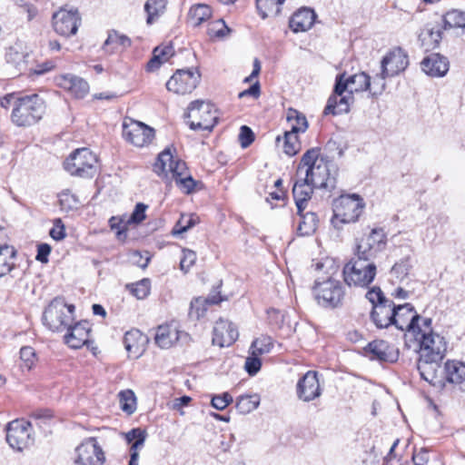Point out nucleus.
Wrapping results in <instances>:
<instances>
[{
	"label": "nucleus",
	"mask_w": 465,
	"mask_h": 465,
	"mask_svg": "<svg viewBox=\"0 0 465 465\" xmlns=\"http://www.w3.org/2000/svg\"><path fill=\"white\" fill-rule=\"evenodd\" d=\"M320 156V148L307 150L300 161L296 176L304 175L315 188L331 191L336 187L334 165Z\"/></svg>",
	"instance_id": "nucleus-1"
},
{
	"label": "nucleus",
	"mask_w": 465,
	"mask_h": 465,
	"mask_svg": "<svg viewBox=\"0 0 465 465\" xmlns=\"http://www.w3.org/2000/svg\"><path fill=\"white\" fill-rule=\"evenodd\" d=\"M45 113V104L38 94L25 95L13 102L11 118L17 126H30L36 124Z\"/></svg>",
	"instance_id": "nucleus-2"
},
{
	"label": "nucleus",
	"mask_w": 465,
	"mask_h": 465,
	"mask_svg": "<svg viewBox=\"0 0 465 465\" xmlns=\"http://www.w3.org/2000/svg\"><path fill=\"white\" fill-rule=\"evenodd\" d=\"M342 273L349 286L368 287L376 276L377 267L373 262L354 255L343 267Z\"/></svg>",
	"instance_id": "nucleus-3"
},
{
	"label": "nucleus",
	"mask_w": 465,
	"mask_h": 465,
	"mask_svg": "<svg viewBox=\"0 0 465 465\" xmlns=\"http://www.w3.org/2000/svg\"><path fill=\"white\" fill-rule=\"evenodd\" d=\"M74 306L67 305L63 299L55 298L45 308L43 322L53 331H63L73 322Z\"/></svg>",
	"instance_id": "nucleus-4"
},
{
	"label": "nucleus",
	"mask_w": 465,
	"mask_h": 465,
	"mask_svg": "<svg viewBox=\"0 0 465 465\" xmlns=\"http://www.w3.org/2000/svg\"><path fill=\"white\" fill-rule=\"evenodd\" d=\"M97 157L88 148H78L65 159L64 167L71 175L91 178L96 173Z\"/></svg>",
	"instance_id": "nucleus-5"
},
{
	"label": "nucleus",
	"mask_w": 465,
	"mask_h": 465,
	"mask_svg": "<svg viewBox=\"0 0 465 465\" xmlns=\"http://www.w3.org/2000/svg\"><path fill=\"white\" fill-rule=\"evenodd\" d=\"M192 130L211 131L217 123L218 116L214 105L204 101L192 102L185 114Z\"/></svg>",
	"instance_id": "nucleus-6"
},
{
	"label": "nucleus",
	"mask_w": 465,
	"mask_h": 465,
	"mask_svg": "<svg viewBox=\"0 0 465 465\" xmlns=\"http://www.w3.org/2000/svg\"><path fill=\"white\" fill-rule=\"evenodd\" d=\"M406 311L411 312L412 305L405 303L402 305L395 306L391 300H387L381 304L375 305L371 312V318L373 323L379 329L388 328L391 325H395L397 328H402L406 325L397 319V315L401 317V312Z\"/></svg>",
	"instance_id": "nucleus-7"
},
{
	"label": "nucleus",
	"mask_w": 465,
	"mask_h": 465,
	"mask_svg": "<svg viewBox=\"0 0 465 465\" xmlns=\"http://www.w3.org/2000/svg\"><path fill=\"white\" fill-rule=\"evenodd\" d=\"M332 224L337 227L338 223H350L356 222L362 213L364 203L357 194L342 195L333 202Z\"/></svg>",
	"instance_id": "nucleus-8"
},
{
	"label": "nucleus",
	"mask_w": 465,
	"mask_h": 465,
	"mask_svg": "<svg viewBox=\"0 0 465 465\" xmlns=\"http://www.w3.org/2000/svg\"><path fill=\"white\" fill-rule=\"evenodd\" d=\"M313 293L318 303L325 308H337L341 305L344 290L340 281L328 278L323 281L316 280Z\"/></svg>",
	"instance_id": "nucleus-9"
},
{
	"label": "nucleus",
	"mask_w": 465,
	"mask_h": 465,
	"mask_svg": "<svg viewBox=\"0 0 465 465\" xmlns=\"http://www.w3.org/2000/svg\"><path fill=\"white\" fill-rule=\"evenodd\" d=\"M387 244V237L381 228L372 229L368 234L357 239L354 255L364 260L373 262L377 255L382 252Z\"/></svg>",
	"instance_id": "nucleus-10"
},
{
	"label": "nucleus",
	"mask_w": 465,
	"mask_h": 465,
	"mask_svg": "<svg viewBox=\"0 0 465 465\" xmlns=\"http://www.w3.org/2000/svg\"><path fill=\"white\" fill-rule=\"evenodd\" d=\"M32 424L25 420H15L6 426V441L16 450H23L34 443Z\"/></svg>",
	"instance_id": "nucleus-11"
},
{
	"label": "nucleus",
	"mask_w": 465,
	"mask_h": 465,
	"mask_svg": "<svg viewBox=\"0 0 465 465\" xmlns=\"http://www.w3.org/2000/svg\"><path fill=\"white\" fill-rule=\"evenodd\" d=\"M74 463L76 465H103L105 455L96 438L84 440L76 449Z\"/></svg>",
	"instance_id": "nucleus-12"
},
{
	"label": "nucleus",
	"mask_w": 465,
	"mask_h": 465,
	"mask_svg": "<svg viewBox=\"0 0 465 465\" xmlns=\"http://www.w3.org/2000/svg\"><path fill=\"white\" fill-rule=\"evenodd\" d=\"M123 136L134 146L143 147L150 144L153 140L154 129L142 122L124 121L123 124Z\"/></svg>",
	"instance_id": "nucleus-13"
},
{
	"label": "nucleus",
	"mask_w": 465,
	"mask_h": 465,
	"mask_svg": "<svg viewBox=\"0 0 465 465\" xmlns=\"http://www.w3.org/2000/svg\"><path fill=\"white\" fill-rule=\"evenodd\" d=\"M153 171L158 175L166 174L167 172H170L174 181L189 174L185 162L180 159L174 160L170 147L165 148L159 153L153 165Z\"/></svg>",
	"instance_id": "nucleus-14"
},
{
	"label": "nucleus",
	"mask_w": 465,
	"mask_h": 465,
	"mask_svg": "<svg viewBox=\"0 0 465 465\" xmlns=\"http://www.w3.org/2000/svg\"><path fill=\"white\" fill-rule=\"evenodd\" d=\"M200 74L193 69H178L166 83L168 91L177 94L193 92L198 85Z\"/></svg>",
	"instance_id": "nucleus-15"
},
{
	"label": "nucleus",
	"mask_w": 465,
	"mask_h": 465,
	"mask_svg": "<svg viewBox=\"0 0 465 465\" xmlns=\"http://www.w3.org/2000/svg\"><path fill=\"white\" fill-rule=\"evenodd\" d=\"M416 339L419 341V356L444 359L448 343L443 336L430 331Z\"/></svg>",
	"instance_id": "nucleus-16"
},
{
	"label": "nucleus",
	"mask_w": 465,
	"mask_h": 465,
	"mask_svg": "<svg viewBox=\"0 0 465 465\" xmlns=\"http://www.w3.org/2000/svg\"><path fill=\"white\" fill-rule=\"evenodd\" d=\"M371 77L363 72L348 76L346 73H342L337 74L335 78V92L338 94L345 92L352 94L354 92L371 90Z\"/></svg>",
	"instance_id": "nucleus-17"
},
{
	"label": "nucleus",
	"mask_w": 465,
	"mask_h": 465,
	"mask_svg": "<svg viewBox=\"0 0 465 465\" xmlns=\"http://www.w3.org/2000/svg\"><path fill=\"white\" fill-rule=\"evenodd\" d=\"M81 23L77 9H60L53 15V27L54 31L64 36L75 35Z\"/></svg>",
	"instance_id": "nucleus-18"
},
{
	"label": "nucleus",
	"mask_w": 465,
	"mask_h": 465,
	"mask_svg": "<svg viewBox=\"0 0 465 465\" xmlns=\"http://www.w3.org/2000/svg\"><path fill=\"white\" fill-rule=\"evenodd\" d=\"M65 330L68 332L64 335V341L69 347L73 349H80L86 345L93 354H96L97 348L93 345L90 341L91 328L87 322H80L72 326V323Z\"/></svg>",
	"instance_id": "nucleus-19"
},
{
	"label": "nucleus",
	"mask_w": 465,
	"mask_h": 465,
	"mask_svg": "<svg viewBox=\"0 0 465 465\" xmlns=\"http://www.w3.org/2000/svg\"><path fill=\"white\" fill-rule=\"evenodd\" d=\"M296 394L299 400L305 402L312 401L322 395L317 371H308L299 379L296 385Z\"/></svg>",
	"instance_id": "nucleus-20"
},
{
	"label": "nucleus",
	"mask_w": 465,
	"mask_h": 465,
	"mask_svg": "<svg viewBox=\"0 0 465 465\" xmlns=\"http://www.w3.org/2000/svg\"><path fill=\"white\" fill-rule=\"evenodd\" d=\"M364 351L371 361L383 362H395L399 358V351L393 345L383 340H375L371 341Z\"/></svg>",
	"instance_id": "nucleus-21"
},
{
	"label": "nucleus",
	"mask_w": 465,
	"mask_h": 465,
	"mask_svg": "<svg viewBox=\"0 0 465 465\" xmlns=\"http://www.w3.org/2000/svg\"><path fill=\"white\" fill-rule=\"evenodd\" d=\"M443 359L419 356L417 368L421 379L433 386L442 383L441 362Z\"/></svg>",
	"instance_id": "nucleus-22"
},
{
	"label": "nucleus",
	"mask_w": 465,
	"mask_h": 465,
	"mask_svg": "<svg viewBox=\"0 0 465 465\" xmlns=\"http://www.w3.org/2000/svg\"><path fill=\"white\" fill-rule=\"evenodd\" d=\"M408 64L406 53L401 48H396L382 58L381 67L383 76L393 77L403 72Z\"/></svg>",
	"instance_id": "nucleus-23"
},
{
	"label": "nucleus",
	"mask_w": 465,
	"mask_h": 465,
	"mask_svg": "<svg viewBox=\"0 0 465 465\" xmlns=\"http://www.w3.org/2000/svg\"><path fill=\"white\" fill-rule=\"evenodd\" d=\"M238 335V331L232 322L221 319L213 327V344L228 347L237 340Z\"/></svg>",
	"instance_id": "nucleus-24"
},
{
	"label": "nucleus",
	"mask_w": 465,
	"mask_h": 465,
	"mask_svg": "<svg viewBox=\"0 0 465 465\" xmlns=\"http://www.w3.org/2000/svg\"><path fill=\"white\" fill-rule=\"evenodd\" d=\"M315 188L304 175L297 176L292 187V195L297 207V213L301 214L306 208Z\"/></svg>",
	"instance_id": "nucleus-25"
},
{
	"label": "nucleus",
	"mask_w": 465,
	"mask_h": 465,
	"mask_svg": "<svg viewBox=\"0 0 465 465\" xmlns=\"http://www.w3.org/2000/svg\"><path fill=\"white\" fill-rule=\"evenodd\" d=\"M58 85L70 92L76 98H84L89 92L88 83L76 75L65 74L57 79Z\"/></svg>",
	"instance_id": "nucleus-26"
},
{
	"label": "nucleus",
	"mask_w": 465,
	"mask_h": 465,
	"mask_svg": "<svg viewBox=\"0 0 465 465\" xmlns=\"http://www.w3.org/2000/svg\"><path fill=\"white\" fill-rule=\"evenodd\" d=\"M125 440L130 446L129 465H138L139 450L143 447L147 432L141 428H134L128 432L123 433Z\"/></svg>",
	"instance_id": "nucleus-27"
},
{
	"label": "nucleus",
	"mask_w": 465,
	"mask_h": 465,
	"mask_svg": "<svg viewBox=\"0 0 465 465\" xmlns=\"http://www.w3.org/2000/svg\"><path fill=\"white\" fill-rule=\"evenodd\" d=\"M316 14L308 7H302L296 11L289 21V26L294 33L309 30L315 22Z\"/></svg>",
	"instance_id": "nucleus-28"
},
{
	"label": "nucleus",
	"mask_w": 465,
	"mask_h": 465,
	"mask_svg": "<svg viewBox=\"0 0 465 465\" xmlns=\"http://www.w3.org/2000/svg\"><path fill=\"white\" fill-rule=\"evenodd\" d=\"M420 64L424 73L431 76H443L449 70L447 58L439 54H431L426 56Z\"/></svg>",
	"instance_id": "nucleus-29"
},
{
	"label": "nucleus",
	"mask_w": 465,
	"mask_h": 465,
	"mask_svg": "<svg viewBox=\"0 0 465 465\" xmlns=\"http://www.w3.org/2000/svg\"><path fill=\"white\" fill-rule=\"evenodd\" d=\"M186 333L179 331L175 327L166 324L160 325L155 333V343L162 349H168L176 343Z\"/></svg>",
	"instance_id": "nucleus-30"
},
{
	"label": "nucleus",
	"mask_w": 465,
	"mask_h": 465,
	"mask_svg": "<svg viewBox=\"0 0 465 465\" xmlns=\"http://www.w3.org/2000/svg\"><path fill=\"white\" fill-rule=\"evenodd\" d=\"M353 96L351 93L343 95L338 94L333 88L332 94L329 97L327 104L324 108V114H341L348 113L350 110V104L352 102Z\"/></svg>",
	"instance_id": "nucleus-31"
},
{
	"label": "nucleus",
	"mask_w": 465,
	"mask_h": 465,
	"mask_svg": "<svg viewBox=\"0 0 465 465\" xmlns=\"http://www.w3.org/2000/svg\"><path fill=\"white\" fill-rule=\"evenodd\" d=\"M131 44L132 41L127 35H121L115 30H111L108 32L107 38L102 48L104 53L111 54L116 53L120 47L123 49L129 47Z\"/></svg>",
	"instance_id": "nucleus-32"
},
{
	"label": "nucleus",
	"mask_w": 465,
	"mask_h": 465,
	"mask_svg": "<svg viewBox=\"0 0 465 465\" xmlns=\"http://www.w3.org/2000/svg\"><path fill=\"white\" fill-rule=\"evenodd\" d=\"M446 380L450 383L461 384L465 381V364L458 361H448L444 365Z\"/></svg>",
	"instance_id": "nucleus-33"
},
{
	"label": "nucleus",
	"mask_w": 465,
	"mask_h": 465,
	"mask_svg": "<svg viewBox=\"0 0 465 465\" xmlns=\"http://www.w3.org/2000/svg\"><path fill=\"white\" fill-rule=\"evenodd\" d=\"M212 16V9L204 4H196L191 6L188 12V23L193 27L201 25Z\"/></svg>",
	"instance_id": "nucleus-34"
},
{
	"label": "nucleus",
	"mask_w": 465,
	"mask_h": 465,
	"mask_svg": "<svg viewBox=\"0 0 465 465\" xmlns=\"http://www.w3.org/2000/svg\"><path fill=\"white\" fill-rule=\"evenodd\" d=\"M286 120L293 134L304 133L308 129L306 116L296 109L289 108L286 112Z\"/></svg>",
	"instance_id": "nucleus-35"
},
{
	"label": "nucleus",
	"mask_w": 465,
	"mask_h": 465,
	"mask_svg": "<svg viewBox=\"0 0 465 465\" xmlns=\"http://www.w3.org/2000/svg\"><path fill=\"white\" fill-rule=\"evenodd\" d=\"M173 54V49L170 45L157 46L153 51V56L146 64L149 72L158 69L163 62H166Z\"/></svg>",
	"instance_id": "nucleus-36"
},
{
	"label": "nucleus",
	"mask_w": 465,
	"mask_h": 465,
	"mask_svg": "<svg viewBox=\"0 0 465 465\" xmlns=\"http://www.w3.org/2000/svg\"><path fill=\"white\" fill-rule=\"evenodd\" d=\"M298 215L300 216L297 228L299 234L302 236L312 234L316 231L319 223L317 214L313 212H307L306 213L302 212V213Z\"/></svg>",
	"instance_id": "nucleus-37"
},
{
	"label": "nucleus",
	"mask_w": 465,
	"mask_h": 465,
	"mask_svg": "<svg viewBox=\"0 0 465 465\" xmlns=\"http://www.w3.org/2000/svg\"><path fill=\"white\" fill-rule=\"evenodd\" d=\"M223 301V298L219 293L210 295L208 298L203 299L198 297L191 302L190 315L195 316L196 318L202 317L206 312V304H218Z\"/></svg>",
	"instance_id": "nucleus-38"
},
{
	"label": "nucleus",
	"mask_w": 465,
	"mask_h": 465,
	"mask_svg": "<svg viewBox=\"0 0 465 465\" xmlns=\"http://www.w3.org/2000/svg\"><path fill=\"white\" fill-rule=\"evenodd\" d=\"M168 0H147L144 4V11L147 14L146 23L152 25L166 10Z\"/></svg>",
	"instance_id": "nucleus-39"
},
{
	"label": "nucleus",
	"mask_w": 465,
	"mask_h": 465,
	"mask_svg": "<svg viewBox=\"0 0 465 465\" xmlns=\"http://www.w3.org/2000/svg\"><path fill=\"white\" fill-rule=\"evenodd\" d=\"M285 0H255L256 8L262 19L270 15H278L281 12V5Z\"/></svg>",
	"instance_id": "nucleus-40"
},
{
	"label": "nucleus",
	"mask_w": 465,
	"mask_h": 465,
	"mask_svg": "<svg viewBox=\"0 0 465 465\" xmlns=\"http://www.w3.org/2000/svg\"><path fill=\"white\" fill-rule=\"evenodd\" d=\"M260 404L258 394L241 395L236 400V409L242 414H247L254 411Z\"/></svg>",
	"instance_id": "nucleus-41"
},
{
	"label": "nucleus",
	"mask_w": 465,
	"mask_h": 465,
	"mask_svg": "<svg viewBox=\"0 0 465 465\" xmlns=\"http://www.w3.org/2000/svg\"><path fill=\"white\" fill-rule=\"evenodd\" d=\"M443 28L452 29V28H464L465 27V12L453 9L447 12L443 15Z\"/></svg>",
	"instance_id": "nucleus-42"
},
{
	"label": "nucleus",
	"mask_w": 465,
	"mask_h": 465,
	"mask_svg": "<svg viewBox=\"0 0 465 465\" xmlns=\"http://www.w3.org/2000/svg\"><path fill=\"white\" fill-rule=\"evenodd\" d=\"M199 223V218L195 214H182L172 230L173 235H180L187 232Z\"/></svg>",
	"instance_id": "nucleus-43"
},
{
	"label": "nucleus",
	"mask_w": 465,
	"mask_h": 465,
	"mask_svg": "<svg viewBox=\"0 0 465 465\" xmlns=\"http://www.w3.org/2000/svg\"><path fill=\"white\" fill-rule=\"evenodd\" d=\"M397 319H400L401 322H406L404 323L406 326L398 328L399 330L415 332L416 327H419L420 316L415 312V309L412 306V311L411 312L402 311L401 317L397 315Z\"/></svg>",
	"instance_id": "nucleus-44"
},
{
	"label": "nucleus",
	"mask_w": 465,
	"mask_h": 465,
	"mask_svg": "<svg viewBox=\"0 0 465 465\" xmlns=\"http://www.w3.org/2000/svg\"><path fill=\"white\" fill-rule=\"evenodd\" d=\"M127 289L134 295L137 299L142 300L146 298L151 290V282L149 279L144 278L134 283L127 284Z\"/></svg>",
	"instance_id": "nucleus-45"
},
{
	"label": "nucleus",
	"mask_w": 465,
	"mask_h": 465,
	"mask_svg": "<svg viewBox=\"0 0 465 465\" xmlns=\"http://www.w3.org/2000/svg\"><path fill=\"white\" fill-rule=\"evenodd\" d=\"M273 346L272 340L270 336H261L255 339L251 345V354L262 355L270 352Z\"/></svg>",
	"instance_id": "nucleus-46"
},
{
	"label": "nucleus",
	"mask_w": 465,
	"mask_h": 465,
	"mask_svg": "<svg viewBox=\"0 0 465 465\" xmlns=\"http://www.w3.org/2000/svg\"><path fill=\"white\" fill-rule=\"evenodd\" d=\"M15 255V250L9 246H7V250H0V277L6 275L15 267L12 262Z\"/></svg>",
	"instance_id": "nucleus-47"
},
{
	"label": "nucleus",
	"mask_w": 465,
	"mask_h": 465,
	"mask_svg": "<svg viewBox=\"0 0 465 465\" xmlns=\"http://www.w3.org/2000/svg\"><path fill=\"white\" fill-rule=\"evenodd\" d=\"M120 406L123 411L132 414L136 410V399L131 390L122 391L119 393Z\"/></svg>",
	"instance_id": "nucleus-48"
},
{
	"label": "nucleus",
	"mask_w": 465,
	"mask_h": 465,
	"mask_svg": "<svg viewBox=\"0 0 465 465\" xmlns=\"http://www.w3.org/2000/svg\"><path fill=\"white\" fill-rule=\"evenodd\" d=\"M301 149L297 134L286 131L283 137V152L289 156L295 155Z\"/></svg>",
	"instance_id": "nucleus-49"
},
{
	"label": "nucleus",
	"mask_w": 465,
	"mask_h": 465,
	"mask_svg": "<svg viewBox=\"0 0 465 465\" xmlns=\"http://www.w3.org/2000/svg\"><path fill=\"white\" fill-rule=\"evenodd\" d=\"M20 367L23 371L26 370L29 371L32 370L36 361L35 350L30 346L22 347L20 350Z\"/></svg>",
	"instance_id": "nucleus-50"
},
{
	"label": "nucleus",
	"mask_w": 465,
	"mask_h": 465,
	"mask_svg": "<svg viewBox=\"0 0 465 465\" xmlns=\"http://www.w3.org/2000/svg\"><path fill=\"white\" fill-rule=\"evenodd\" d=\"M411 268V258L406 257L400 262H396L391 270V273L399 280H403L409 274Z\"/></svg>",
	"instance_id": "nucleus-51"
},
{
	"label": "nucleus",
	"mask_w": 465,
	"mask_h": 465,
	"mask_svg": "<svg viewBox=\"0 0 465 465\" xmlns=\"http://www.w3.org/2000/svg\"><path fill=\"white\" fill-rule=\"evenodd\" d=\"M128 224L124 217L112 216L109 220L110 228L116 232V236L119 240L126 238Z\"/></svg>",
	"instance_id": "nucleus-52"
},
{
	"label": "nucleus",
	"mask_w": 465,
	"mask_h": 465,
	"mask_svg": "<svg viewBox=\"0 0 465 465\" xmlns=\"http://www.w3.org/2000/svg\"><path fill=\"white\" fill-rule=\"evenodd\" d=\"M366 299L372 304V308L377 304H381L388 299L385 297L381 289L378 286L371 288L365 294Z\"/></svg>",
	"instance_id": "nucleus-53"
},
{
	"label": "nucleus",
	"mask_w": 465,
	"mask_h": 465,
	"mask_svg": "<svg viewBox=\"0 0 465 465\" xmlns=\"http://www.w3.org/2000/svg\"><path fill=\"white\" fill-rule=\"evenodd\" d=\"M260 355L251 354L246 358L244 369L250 376H254L262 367Z\"/></svg>",
	"instance_id": "nucleus-54"
},
{
	"label": "nucleus",
	"mask_w": 465,
	"mask_h": 465,
	"mask_svg": "<svg viewBox=\"0 0 465 465\" xmlns=\"http://www.w3.org/2000/svg\"><path fill=\"white\" fill-rule=\"evenodd\" d=\"M225 31L229 32L230 30L222 19L211 23L208 26V35L211 37H223L225 35Z\"/></svg>",
	"instance_id": "nucleus-55"
},
{
	"label": "nucleus",
	"mask_w": 465,
	"mask_h": 465,
	"mask_svg": "<svg viewBox=\"0 0 465 465\" xmlns=\"http://www.w3.org/2000/svg\"><path fill=\"white\" fill-rule=\"evenodd\" d=\"M147 209V205L142 203H139L135 205V208L130 217L126 220V223H140L145 219V211Z\"/></svg>",
	"instance_id": "nucleus-56"
},
{
	"label": "nucleus",
	"mask_w": 465,
	"mask_h": 465,
	"mask_svg": "<svg viewBox=\"0 0 465 465\" xmlns=\"http://www.w3.org/2000/svg\"><path fill=\"white\" fill-rule=\"evenodd\" d=\"M175 183L186 194L191 193L196 185V182L190 173L175 180Z\"/></svg>",
	"instance_id": "nucleus-57"
},
{
	"label": "nucleus",
	"mask_w": 465,
	"mask_h": 465,
	"mask_svg": "<svg viewBox=\"0 0 465 465\" xmlns=\"http://www.w3.org/2000/svg\"><path fill=\"white\" fill-rule=\"evenodd\" d=\"M231 402H232V397L228 392L214 395L211 401L212 406L219 411L224 410Z\"/></svg>",
	"instance_id": "nucleus-58"
},
{
	"label": "nucleus",
	"mask_w": 465,
	"mask_h": 465,
	"mask_svg": "<svg viewBox=\"0 0 465 465\" xmlns=\"http://www.w3.org/2000/svg\"><path fill=\"white\" fill-rule=\"evenodd\" d=\"M183 258L180 262L181 270L187 272L196 261V253L188 249L183 250Z\"/></svg>",
	"instance_id": "nucleus-59"
},
{
	"label": "nucleus",
	"mask_w": 465,
	"mask_h": 465,
	"mask_svg": "<svg viewBox=\"0 0 465 465\" xmlns=\"http://www.w3.org/2000/svg\"><path fill=\"white\" fill-rule=\"evenodd\" d=\"M239 141L242 148H247L254 141V134L247 125L240 128Z\"/></svg>",
	"instance_id": "nucleus-60"
},
{
	"label": "nucleus",
	"mask_w": 465,
	"mask_h": 465,
	"mask_svg": "<svg viewBox=\"0 0 465 465\" xmlns=\"http://www.w3.org/2000/svg\"><path fill=\"white\" fill-rule=\"evenodd\" d=\"M388 77L389 76H383L382 70L373 77L372 82H371L373 86L372 95L381 94L385 90V79Z\"/></svg>",
	"instance_id": "nucleus-61"
},
{
	"label": "nucleus",
	"mask_w": 465,
	"mask_h": 465,
	"mask_svg": "<svg viewBox=\"0 0 465 465\" xmlns=\"http://www.w3.org/2000/svg\"><path fill=\"white\" fill-rule=\"evenodd\" d=\"M50 236L55 241H61L65 237V229L60 219H57L54 227L50 230Z\"/></svg>",
	"instance_id": "nucleus-62"
},
{
	"label": "nucleus",
	"mask_w": 465,
	"mask_h": 465,
	"mask_svg": "<svg viewBox=\"0 0 465 465\" xmlns=\"http://www.w3.org/2000/svg\"><path fill=\"white\" fill-rule=\"evenodd\" d=\"M429 460V452L426 449L414 450L412 454V461L415 465H425Z\"/></svg>",
	"instance_id": "nucleus-63"
},
{
	"label": "nucleus",
	"mask_w": 465,
	"mask_h": 465,
	"mask_svg": "<svg viewBox=\"0 0 465 465\" xmlns=\"http://www.w3.org/2000/svg\"><path fill=\"white\" fill-rule=\"evenodd\" d=\"M261 94V87L260 83L256 81L253 84H252L248 89L242 91L239 93L238 97L240 99L245 96H252L254 99H257Z\"/></svg>",
	"instance_id": "nucleus-64"
}]
</instances>
